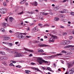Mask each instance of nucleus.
Returning a JSON list of instances; mask_svg holds the SVG:
<instances>
[{"mask_svg": "<svg viewBox=\"0 0 74 74\" xmlns=\"http://www.w3.org/2000/svg\"><path fill=\"white\" fill-rule=\"evenodd\" d=\"M40 42V41H38L35 40L34 41V43H35V44H37V43H39Z\"/></svg>", "mask_w": 74, "mask_h": 74, "instance_id": "obj_20", "label": "nucleus"}, {"mask_svg": "<svg viewBox=\"0 0 74 74\" xmlns=\"http://www.w3.org/2000/svg\"><path fill=\"white\" fill-rule=\"evenodd\" d=\"M1 55H5V53L4 52H3L2 51H1Z\"/></svg>", "mask_w": 74, "mask_h": 74, "instance_id": "obj_23", "label": "nucleus"}, {"mask_svg": "<svg viewBox=\"0 0 74 74\" xmlns=\"http://www.w3.org/2000/svg\"><path fill=\"white\" fill-rule=\"evenodd\" d=\"M44 0H39V1L40 2H42Z\"/></svg>", "mask_w": 74, "mask_h": 74, "instance_id": "obj_53", "label": "nucleus"}, {"mask_svg": "<svg viewBox=\"0 0 74 74\" xmlns=\"http://www.w3.org/2000/svg\"><path fill=\"white\" fill-rule=\"evenodd\" d=\"M68 74V71L66 72V73L64 74Z\"/></svg>", "mask_w": 74, "mask_h": 74, "instance_id": "obj_62", "label": "nucleus"}, {"mask_svg": "<svg viewBox=\"0 0 74 74\" xmlns=\"http://www.w3.org/2000/svg\"><path fill=\"white\" fill-rule=\"evenodd\" d=\"M9 32L10 33H12V32L11 30H10Z\"/></svg>", "mask_w": 74, "mask_h": 74, "instance_id": "obj_55", "label": "nucleus"}, {"mask_svg": "<svg viewBox=\"0 0 74 74\" xmlns=\"http://www.w3.org/2000/svg\"><path fill=\"white\" fill-rule=\"evenodd\" d=\"M1 59V60H4V57H1L0 58Z\"/></svg>", "mask_w": 74, "mask_h": 74, "instance_id": "obj_34", "label": "nucleus"}, {"mask_svg": "<svg viewBox=\"0 0 74 74\" xmlns=\"http://www.w3.org/2000/svg\"><path fill=\"white\" fill-rule=\"evenodd\" d=\"M44 37L45 38H48V37L47 36H44Z\"/></svg>", "mask_w": 74, "mask_h": 74, "instance_id": "obj_50", "label": "nucleus"}, {"mask_svg": "<svg viewBox=\"0 0 74 74\" xmlns=\"http://www.w3.org/2000/svg\"><path fill=\"white\" fill-rule=\"evenodd\" d=\"M49 35L50 36H51V37H52L53 38V39H57V38H58L57 36H56L52 35L51 34H50Z\"/></svg>", "mask_w": 74, "mask_h": 74, "instance_id": "obj_10", "label": "nucleus"}, {"mask_svg": "<svg viewBox=\"0 0 74 74\" xmlns=\"http://www.w3.org/2000/svg\"><path fill=\"white\" fill-rule=\"evenodd\" d=\"M50 1H53V2H55L56 1L54 0H50Z\"/></svg>", "mask_w": 74, "mask_h": 74, "instance_id": "obj_45", "label": "nucleus"}, {"mask_svg": "<svg viewBox=\"0 0 74 74\" xmlns=\"http://www.w3.org/2000/svg\"><path fill=\"white\" fill-rule=\"evenodd\" d=\"M3 25L5 26H7V24L5 23L3 24Z\"/></svg>", "mask_w": 74, "mask_h": 74, "instance_id": "obj_33", "label": "nucleus"}, {"mask_svg": "<svg viewBox=\"0 0 74 74\" xmlns=\"http://www.w3.org/2000/svg\"><path fill=\"white\" fill-rule=\"evenodd\" d=\"M63 21L64 22H67V19H64L63 20Z\"/></svg>", "mask_w": 74, "mask_h": 74, "instance_id": "obj_25", "label": "nucleus"}, {"mask_svg": "<svg viewBox=\"0 0 74 74\" xmlns=\"http://www.w3.org/2000/svg\"><path fill=\"white\" fill-rule=\"evenodd\" d=\"M53 65H54V67H56V65L55 64V63H54V64H53Z\"/></svg>", "mask_w": 74, "mask_h": 74, "instance_id": "obj_44", "label": "nucleus"}, {"mask_svg": "<svg viewBox=\"0 0 74 74\" xmlns=\"http://www.w3.org/2000/svg\"><path fill=\"white\" fill-rule=\"evenodd\" d=\"M73 36H71L69 38V39L70 40H72V39H73Z\"/></svg>", "mask_w": 74, "mask_h": 74, "instance_id": "obj_30", "label": "nucleus"}, {"mask_svg": "<svg viewBox=\"0 0 74 74\" xmlns=\"http://www.w3.org/2000/svg\"><path fill=\"white\" fill-rule=\"evenodd\" d=\"M59 20V18H57L54 19V20L55 21H58Z\"/></svg>", "mask_w": 74, "mask_h": 74, "instance_id": "obj_15", "label": "nucleus"}, {"mask_svg": "<svg viewBox=\"0 0 74 74\" xmlns=\"http://www.w3.org/2000/svg\"><path fill=\"white\" fill-rule=\"evenodd\" d=\"M23 35H22V34H20L18 35V38H19V39H20L21 40L22 37Z\"/></svg>", "mask_w": 74, "mask_h": 74, "instance_id": "obj_13", "label": "nucleus"}, {"mask_svg": "<svg viewBox=\"0 0 74 74\" xmlns=\"http://www.w3.org/2000/svg\"><path fill=\"white\" fill-rule=\"evenodd\" d=\"M13 65V64L12 63H11L10 64H9L10 66H11Z\"/></svg>", "mask_w": 74, "mask_h": 74, "instance_id": "obj_39", "label": "nucleus"}, {"mask_svg": "<svg viewBox=\"0 0 74 74\" xmlns=\"http://www.w3.org/2000/svg\"><path fill=\"white\" fill-rule=\"evenodd\" d=\"M2 32H5V30L4 29H2Z\"/></svg>", "mask_w": 74, "mask_h": 74, "instance_id": "obj_59", "label": "nucleus"}, {"mask_svg": "<svg viewBox=\"0 0 74 74\" xmlns=\"http://www.w3.org/2000/svg\"><path fill=\"white\" fill-rule=\"evenodd\" d=\"M31 65H33L34 64V63L33 62H32L31 63Z\"/></svg>", "mask_w": 74, "mask_h": 74, "instance_id": "obj_60", "label": "nucleus"}, {"mask_svg": "<svg viewBox=\"0 0 74 74\" xmlns=\"http://www.w3.org/2000/svg\"><path fill=\"white\" fill-rule=\"evenodd\" d=\"M34 5L35 6H37V2H35L34 3Z\"/></svg>", "mask_w": 74, "mask_h": 74, "instance_id": "obj_17", "label": "nucleus"}, {"mask_svg": "<svg viewBox=\"0 0 74 74\" xmlns=\"http://www.w3.org/2000/svg\"><path fill=\"white\" fill-rule=\"evenodd\" d=\"M38 52H42V53H43V52H44V51L40 49L38 50Z\"/></svg>", "mask_w": 74, "mask_h": 74, "instance_id": "obj_14", "label": "nucleus"}, {"mask_svg": "<svg viewBox=\"0 0 74 74\" xmlns=\"http://www.w3.org/2000/svg\"><path fill=\"white\" fill-rule=\"evenodd\" d=\"M38 46L40 47H47V45L45 44H42V43H39L38 44Z\"/></svg>", "mask_w": 74, "mask_h": 74, "instance_id": "obj_6", "label": "nucleus"}, {"mask_svg": "<svg viewBox=\"0 0 74 74\" xmlns=\"http://www.w3.org/2000/svg\"><path fill=\"white\" fill-rule=\"evenodd\" d=\"M12 53H16V52L15 51H12Z\"/></svg>", "mask_w": 74, "mask_h": 74, "instance_id": "obj_37", "label": "nucleus"}, {"mask_svg": "<svg viewBox=\"0 0 74 74\" xmlns=\"http://www.w3.org/2000/svg\"><path fill=\"white\" fill-rule=\"evenodd\" d=\"M38 26L40 27H42V25L41 24L39 23L38 24Z\"/></svg>", "mask_w": 74, "mask_h": 74, "instance_id": "obj_29", "label": "nucleus"}, {"mask_svg": "<svg viewBox=\"0 0 74 74\" xmlns=\"http://www.w3.org/2000/svg\"><path fill=\"white\" fill-rule=\"evenodd\" d=\"M64 15H61L60 16V17L61 18H64Z\"/></svg>", "mask_w": 74, "mask_h": 74, "instance_id": "obj_31", "label": "nucleus"}, {"mask_svg": "<svg viewBox=\"0 0 74 74\" xmlns=\"http://www.w3.org/2000/svg\"><path fill=\"white\" fill-rule=\"evenodd\" d=\"M25 5H27V6L28 5H29L28 3H25Z\"/></svg>", "mask_w": 74, "mask_h": 74, "instance_id": "obj_47", "label": "nucleus"}, {"mask_svg": "<svg viewBox=\"0 0 74 74\" xmlns=\"http://www.w3.org/2000/svg\"><path fill=\"white\" fill-rule=\"evenodd\" d=\"M45 13L42 12V14H43V15H45Z\"/></svg>", "mask_w": 74, "mask_h": 74, "instance_id": "obj_58", "label": "nucleus"}, {"mask_svg": "<svg viewBox=\"0 0 74 74\" xmlns=\"http://www.w3.org/2000/svg\"><path fill=\"white\" fill-rule=\"evenodd\" d=\"M9 46H10V47H12V43H9Z\"/></svg>", "mask_w": 74, "mask_h": 74, "instance_id": "obj_32", "label": "nucleus"}, {"mask_svg": "<svg viewBox=\"0 0 74 74\" xmlns=\"http://www.w3.org/2000/svg\"><path fill=\"white\" fill-rule=\"evenodd\" d=\"M30 30V28H29V27H28V29H27V30Z\"/></svg>", "mask_w": 74, "mask_h": 74, "instance_id": "obj_64", "label": "nucleus"}, {"mask_svg": "<svg viewBox=\"0 0 74 74\" xmlns=\"http://www.w3.org/2000/svg\"><path fill=\"white\" fill-rule=\"evenodd\" d=\"M26 37L27 38H30V37H31L29 36H26Z\"/></svg>", "mask_w": 74, "mask_h": 74, "instance_id": "obj_36", "label": "nucleus"}, {"mask_svg": "<svg viewBox=\"0 0 74 74\" xmlns=\"http://www.w3.org/2000/svg\"><path fill=\"white\" fill-rule=\"evenodd\" d=\"M7 57H3V60H7Z\"/></svg>", "mask_w": 74, "mask_h": 74, "instance_id": "obj_27", "label": "nucleus"}, {"mask_svg": "<svg viewBox=\"0 0 74 74\" xmlns=\"http://www.w3.org/2000/svg\"><path fill=\"white\" fill-rule=\"evenodd\" d=\"M71 15H74V12H72L71 13Z\"/></svg>", "mask_w": 74, "mask_h": 74, "instance_id": "obj_38", "label": "nucleus"}, {"mask_svg": "<svg viewBox=\"0 0 74 74\" xmlns=\"http://www.w3.org/2000/svg\"><path fill=\"white\" fill-rule=\"evenodd\" d=\"M74 72V68L71 69L69 72V74H73Z\"/></svg>", "mask_w": 74, "mask_h": 74, "instance_id": "obj_4", "label": "nucleus"}, {"mask_svg": "<svg viewBox=\"0 0 74 74\" xmlns=\"http://www.w3.org/2000/svg\"><path fill=\"white\" fill-rule=\"evenodd\" d=\"M63 34H64V36H66V35L67 34V33H64Z\"/></svg>", "mask_w": 74, "mask_h": 74, "instance_id": "obj_48", "label": "nucleus"}, {"mask_svg": "<svg viewBox=\"0 0 74 74\" xmlns=\"http://www.w3.org/2000/svg\"><path fill=\"white\" fill-rule=\"evenodd\" d=\"M27 51L28 52H34V51L33 50H27Z\"/></svg>", "mask_w": 74, "mask_h": 74, "instance_id": "obj_22", "label": "nucleus"}, {"mask_svg": "<svg viewBox=\"0 0 74 74\" xmlns=\"http://www.w3.org/2000/svg\"><path fill=\"white\" fill-rule=\"evenodd\" d=\"M71 66H73V62H72L69 63L68 65V67L70 68V67H71Z\"/></svg>", "mask_w": 74, "mask_h": 74, "instance_id": "obj_11", "label": "nucleus"}, {"mask_svg": "<svg viewBox=\"0 0 74 74\" xmlns=\"http://www.w3.org/2000/svg\"><path fill=\"white\" fill-rule=\"evenodd\" d=\"M7 12V10L5 9H0V13L1 14H5Z\"/></svg>", "mask_w": 74, "mask_h": 74, "instance_id": "obj_3", "label": "nucleus"}, {"mask_svg": "<svg viewBox=\"0 0 74 74\" xmlns=\"http://www.w3.org/2000/svg\"><path fill=\"white\" fill-rule=\"evenodd\" d=\"M25 71H26V72H30V71H28V70H25Z\"/></svg>", "mask_w": 74, "mask_h": 74, "instance_id": "obj_49", "label": "nucleus"}, {"mask_svg": "<svg viewBox=\"0 0 74 74\" xmlns=\"http://www.w3.org/2000/svg\"><path fill=\"white\" fill-rule=\"evenodd\" d=\"M67 52L64 50H63L62 51V53H66Z\"/></svg>", "mask_w": 74, "mask_h": 74, "instance_id": "obj_26", "label": "nucleus"}, {"mask_svg": "<svg viewBox=\"0 0 74 74\" xmlns=\"http://www.w3.org/2000/svg\"><path fill=\"white\" fill-rule=\"evenodd\" d=\"M55 27V26H51V27L52 28H53V27Z\"/></svg>", "mask_w": 74, "mask_h": 74, "instance_id": "obj_61", "label": "nucleus"}, {"mask_svg": "<svg viewBox=\"0 0 74 74\" xmlns=\"http://www.w3.org/2000/svg\"><path fill=\"white\" fill-rule=\"evenodd\" d=\"M21 56H23V55L22 53L17 52L14 54V57H20Z\"/></svg>", "mask_w": 74, "mask_h": 74, "instance_id": "obj_2", "label": "nucleus"}, {"mask_svg": "<svg viewBox=\"0 0 74 74\" xmlns=\"http://www.w3.org/2000/svg\"><path fill=\"white\" fill-rule=\"evenodd\" d=\"M18 43H19V42H15V44H18Z\"/></svg>", "mask_w": 74, "mask_h": 74, "instance_id": "obj_54", "label": "nucleus"}, {"mask_svg": "<svg viewBox=\"0 0 74 74\" xmlns=\"http://www.w3.org/2000/svg\"><path fill=\"white\" fill-rule=\"evenodd\" d=\"M48 13H45V15H48Z\"/></svg>", "mask_w": 74, "mask_h": 74, "instance_id": "obj_52", "label": "nucleus"}, {"mask_svg": "<svg viewBox=\"0 0 74 74\" xmlns=\"http://www.w3.org/2000/svg\"><path fill=\"white\" fill-rule=\"evenodd\" d=\"M34 70H36V71H38V69L37 68H34Z\"/></svg>", "mask_w": 74, "mask_h": 74, "instance_id": "obj_35", "label": "nucleus"}, {"mask_svg": "<svg viewBox=\"0 0 74 74\" xmlns=\"http://www.w3.org/2000/svg\"><path fill=\"white\" fill-rule=\"evenodd\" d=\"M55 9H56L55 10H56V11L57 10H59V8L58 7L56 8Z\"/></svg>", "mask_w": 74, "mask_h": 74, "instance_id": "obj_41", "label": "nucleus"}, {"mask_svg": "<svg viewBox=\"0 0 74 74\" xmlns=\"http://www.w3.org/2000/svg\"><path fill=\"white\" fill-rule=\"evenodd\" d=\"M29 56H33V54H31L29 55Z\"/></svg>", "mask_w": 74, "mask_h": 74, "instance_id": "obj_56", "label": "nucleus"}, {"mask_svg": "<svg viewBox=\"0 0 74 74\" xmlns=\"http://www.w3.org/2000/svg\"><path fill=\"white\" fill-rule=\"evenodd\" d=\"M74 47V46H73L72 45H69L65 46L64 47V48L67 49V48H71V47Z\"/></svg>", "mask_w": 74, "mask_h": 74, "instance_id": "obj_7", "label": "nucleus"}, {"mask_svg": "<svg viewBox=\"0 0 74 74\" xmlns=\"http://www.w3.org/2000/svg\"><path fill=\"white\" fill-rule=\"evenodd\" d=\"M9 21H10V22H12L13 20L14 19V18L12 17H10L9 18Z\"/></svg>", "mask_w": 74, "mask_h": 74, "instance_id": "obj_9", "label": "nucleus"}, {"mask_svg": "<svg viewBox=\"0 0 74 74\" xmlns=\"http://www.w3.org/2000/svg\"><path fill=\"white\" fill-rule=\"evenodd\" d=\"M67 0H64L62 1V3H64V2H66Z\"/></svg>", "mask_w": 74, "mask_h": 74, "instance_id": "obj_42", "label": "nucleus"}, {"mask_svg": "<svg viewBox=\"0 0 74 74\" xmlns=\"http://www.w3.org/2000/svg\"><path fill=\"white\" fill-rule=\"evenodd\" d=\"M60 27H61V28H62L63 29L64 28V27L63 26H61Z\"/></svg>", "mask_w": 74, "mask_h": 74, "instance_id": "obj_46", "label": "nucleus"}, {"mask_svg": "<svg viewBox=\"0 0 74 74\" xmlns=\"http://www.w3.org/2000/svg\"><path fill=\"white\" fill-rule=\"evenodd\" d=\"M23 14V12H21L20 13H18V15H21V14Z\"/></svg>", "mask_w": 74, "mask_h": 74, "instance_id": "obj_28", "label": "nucleus"}, {"mask_svg": "<svg viewBox=\"0 0 74 74\" xmlns=\"http://www.w3.org/2000/svg\"><path fill=\"white\" fill-rule=\"evenodd\" d=\"M10 37H5L3 38L4 40H10Z\"/></svg>", "mask_w": 74, "mask_h": 74, "instance_id": "obj_12", "label": "nucleus"}, {"mask_svg": "<svg viewBox=\"0 0 74 74\" xmlns=\"http://www.w3.org/2000/svg\"><path fill=\"white\" fill-rule=\"evenodd\" d=\"M35 11H36L37 12H38L39 11V10H36Z\"/></svg>", "mask_w": 74, "mask_h": 74, "instance_id": "obj_51", "label": "nucleus"}, {"mask_svg": "<svg viewBox=\"0 0 74 74\" xmlns=\"http://www.w3.org/2000/svg\"><path fill=\"white\" fill-rule=\"evenodd\" d=\"M64 12L65 13H67L68 12V10L66 9H65L64 10Z\"/></svg>", "mask_w": 74, "mask_h": 74, "instance_id": "obj_18", "label": "nucleus"}, {"mask_svg": "<svg viewBox=\"0 0 74 74\" xmlns=\"http://www.w3.org/2000/svg\"><path fill=\"white\" fill-rule=\"evenodd\" d=\"M3 5H4V6H7V3L5 2H3Z\"/></svg>", "mask_w": 74, "mask_h": 74, "instance_id": "obj_24", "label": "nucleus"}, {"mask_svg": "<svg viewBox=\"0 0 74 74\" xmlns=\"http://www.w3.org/2000/svg\"><path fill=\"white\" fill-rule=\"evenodd\" d=\"M52 7H55V5L53 4L52 5Z\"/></svg>", "mask_w": 74, "mask_h": 74, "instance_id": "obj_63", "label": "nucleus"}, {"mask_svg": "<svg viewBox=\"0 0 74 74\" xmlns=\"http://www.w3.org/2000/svg\"><path fill=\"white\" fill-rule=\"evenodd\" d=\"M37 60L38 61V62L40 64H42L43 62L45 63H48V61H45V60H43L42 59L40 58H38Z\"/></svg>", "mask_w": 74, "mask_h": 74, "instance_id": "obj_1", "label": "nucleus"}, {"mask_svg": "<svg viewBox=\"0 0 74 74\" xmlns=\"http://www.w3.org/2000/svg\"><path fill=\"white\" fill-rule=\"evenodd\" d=\"M50 59H51V58H53V56H50Z\"/></svg>", "mask_w": 74, "mask_h": 74, "instance_id": "obj_43", "label": "nucleus"}, {"mask_svg": "<svg viewBox=\"0 0 74 74\" xmlns=\"http://www.w3.org/2000/svg\"><path fill=\"white\" fill-rule=\"evenodd\" d=\"M26 38V36H22L21 38V40H24V39H25Z\"/></svg>", "mask_w": 74, "mask_h": 74, "instance_id": "obj_16", "label": "nucleus"}, {"mask_svg": "<svg viewBox=\"0 0 74 74\" xmlns=\"http://www.w3.org/2000/svg\"><path fill=\"white\" fill-rule=\"evenodd\" d=\"M47 69L48 70H49V71H53L51 70V69L50 68V67H47Z\"/></svg>", "mask_w": 74, "mask_h": 74, "instance_id": "obj_19", "label": "nucleus"}, {"mask_svg": "<svg viewBox=\"0 0 74 74\" xmlns=\"http://www.w3.org/2000/svg\"><path fill=\"white\" fill-rule=\"evenodd\" d=\"M63 45H67L70 43V41L69 40H66L64 42H63Z\"/></svg>", "mask_w": 74, "mask_h": 74, "instance_id": "obj_5", "label": "nucleus"}, {"mask_svg": "<svg viewBox=\"0 0 74 74\" xmlns=\"http://www.w3.org/2000/svg\"><path fill=\"white\" fill-rule=\"evenodd\" d=\"M12 63H16V62L14 61H12Z\"/></svg>", "mask_w": 74, "mask_h": 74, "instance_id": "obj_57", "label": "nucleus"}, {"mask_svg": "<svg viewBox=\"0 0 74 74\" xmlns=\"http://www.w3.org/2000/svg\"><path fill=\"white\" fill-rule=\"evenodd\" d=\"M34 30L35 32H37L38 30L37 29V27H35L34 29Z\"/></svg>", "mask_w": 74, "mask_h": 74, "instance_id": "obj_21", "label": "nucleus"}, {"mask_svg": "<svg viewBox=\"0 0 74 74\" xmlns=\"http://www.w3.org/2000/svg\"><path fill=\"white\" fill-rule=\"evenodd\" d=\"M49 41V42H54V40H53V38L52 37L50 38Z\"/></svg>", "mask_w": 74, "mask_h": 74, "instance_id": "obj_8", "label": "nucleus"}, {"mask_svg": "<svg viewBox=\"0 0 74 74\" xmlns=\"http://www.w3.org/2000/svg\"><path fill=\"white\" fill-rule=\"evenodd\" d=\"M57 55H58V56H60V55H62V54L61 53L57 54Z\"/></svg>", "mask_w": 74, "mask_h": 74, "instance_id": "obj_40", "label": "nucleus"}]
</instances>
